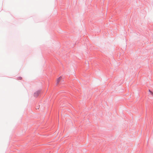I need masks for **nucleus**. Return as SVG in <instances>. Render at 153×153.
I'll list each match as a JSON object with an SVG mask.
<instances>
[{
	"instance_id": "nucleus-1",
	"label": "nucleus",
	"mask_w": 153,
	"mask_h": 153,
	"mask_svg": "<svg viewBox=\"0 0 153 153\" xmlns=\"http://www.w3.org/2000/svg\"><path fill=\"white\" fill-rule=\"evenodd\" d=\"M62 79V77L61 76H60L56 80V84H58L60 81Z\"/></svg>"
},
{
	"instance_id": "nucleus-3",
	"label": "nucleus",
	"mask_w": 153,
	"mask_h": 153,
	"mask_svg": "<svg viewBox=\"0 0 153 153\" xmlns=\"http://www.w3.org/2000/svg\"><path fill=\"white\" fill-rule=\"evenodd\" d=\"M19 79H22L21 77H19Z\"/></svg>"
},
{
	"instance_id": "nucleus-2",
	"label": "nucleus",
	"mask_w": 153,
	"mask_h": 153,
	"mask_svg": "<svg viewBox=\"0 0 153 153\" xmlns=\"http://www.w3.org/2000/svg\"><path fill=\"white\" fill-rule=\"evenodd\" d=\"M40 93L39 91H37L34 94V96L35 97H37L38 96Z\"/></svg>"
}]
</instances>
